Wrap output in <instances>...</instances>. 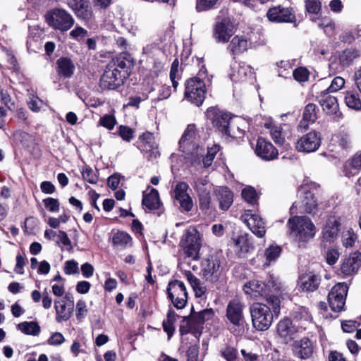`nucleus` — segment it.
Wrapping results in <instances>:
<instances>
[{"label":"nucleus","instance_id":"obj_1","mask_svg":"<svg viewBox=\"0 0 361 361\" xmlns=\"http://www.w3.org/2000/svg\"><path fill=\"white\" fill-rule=\"evenodd\" d=\"M267 302L272 307V312L267 305L256 302L251 305L250 310L254 327L259 331L267 330L273 322L274 315L280 313V299L277 296H269Z\"/></svg>","mask_w":361,"mask_h":361},{"label":"nucleus","instance_id":"obj_2","mask_svg":"<svg viewBox=\"0 0 361 361\" xmlns=\"http://www.w3.org/2000/svg\"><path fill=\"white\" fill-rule=\"evenodd\" d=\"M289 235L295 242L306 243L315 235V226L307 216H295L289 219Z\"/></svg>","mask_w":361,"mask_h":361},{"label":"nucleus","instance_id":"obj_3","mask_svg":"<svg viewBox=\"0 0 361 361\" xmlns=\"http://www.w3.org/2000/svg\"><path fill=\"white\" fill-rule=\"evenodd\" d=\"M197 134L195 126L188 125L181 136L178 145L181 156L200 158L204 156V148L196 143Z\"/></svg>","mask_w":361,"mask_h":361},{"label":"nucleus","instance_id":"obj_4","mask_svg":"<svg viewBox=\"0 0 361 361\" xmlns=\"http://www.w3.org/2000/svg\"><path fill=\"white\" fill-rule=\"evenodd\" d=\"M201 245V236L197 230L193 227L186 229L180 242L185 256L193 260L198 259Z\"/></svg>","mask_w":361,"mask_h":361},{"label":"nucleus","instance_id":"obj_5","mask_svg":"<svg viewBox=\"0 0 361 361\" xmlns=\"http://www.w3.org/2000/svg\"><path fill=\"white\" fill-rule=\"evenodd\" d=\"M206 92V85L202 78L194 77L185 82V98L196 106L202 104Z\"/></svg>","mask_w":361,"mask_h":361},{"label":"nucleus","instance_id":"obj_6","mask_svg":"<svg viewBox=\"0 0 361 361\" xmlns=\"http://www.w3.org/2000/svg\"><path fill=\"white\" fill-rule=\"evenodd\" d=\"M243 305L238 298L231 300L226 307V317L228 329L233 331L243 327L244 323Z\"/></svg>","mask_w":361,"mask_h":361},{"label":"nucleus","instance_id":"obj_7","mask_svg":"<svg viewBox=\"0 0 361 361\" xmlns=\"http://www.w3.org/2000/svg\"><path fill=\"white\" fill-rule=\"evenodd\" d=\"M45 18L49 26L61 31L68 30L74 23L73 17L63 9H53L47 13Z\"/></svg>","mask_w":361,"mask_h":361},{"label":"nucleus","instance_id":"obj_8","mask_svg":"<svg viewBox=\"0 0 361 361\" xmlns=\"http://www.w3.org/2000/svg\"><path fill=\"white\" fill-rule=\"evenodd\" d=\"M348 289L344 283H339L331 288L328 295V302L332 311L339 312L344 310Z\"/></svg>","mask_w":361,"mask_h":361},{"label":"nucleus","instance_id":"obj_9","mask_svg":"<svg viewBox=\"0 0 361 361\" xmlns=\"http://www.w3.org/2000/svg\"><path fill=\"white\" fill-rule=\"evenodd\" d=\"M221 266L217 257L212 256L204 259L201 263V274L206 281L215 283L221 275Z\"/></svg>","mask_w":361,"mask_h":361},{"label":"nucleus","instance_id":"obj_10","mask_svg":"<svg viewBox=\"0 0 361 361\" xmlns=\"http://www.w3.org/2000/svg\"><path fill=\"white\" fill-rule=\"evenodd\" d=\"M56 321L58 323L68 321L74 310V300L71 294L67 293L63 298L54 300Z\"/></svg>","mask_w":361,"mask_h":361},{"label":"nucleus","instance_id":"obj_11","mask_svg":"<svg viewBox=\"0 0 361 361\" xmlns=\"http://www.w3.org/2000/svg\"><path fill=\"white\" fill-rule=\"evenodd\" d=\"M168 296L177 309L183 308L187 302L188 293L185 284L178 280L169 283L167 288Z\"/></svg>","mask_w":361,"mask_h":361},{"label":"nucleus","instance_id":"obj_12","mask_svg":"<svg viewBox=\"0 0 361 361\" xmlns=\"http://www.w3.org/2000/svg\"><path fill=\"white\" fill-rule=\"evenodd\" d=\"M300 190H302L303 192L302 200L301 202H295L293 204L290 209L292 214L298 213L310 214L313 212L317 207V202L314 195L309 190H305V188L304 187H302Z\"/></svg>","mask_w":361,"mask_h":361},{"label":"nucleus","instance_id":"obj_13","mask_svg":"<svg viewBox=\"0 0 361 361\" xmlns=\"http://www.w3.org/2000/svg\"><path fill=\"white\" fill-rule=\"evenodd\" d=\"M234 25L229 18L217 21L213 28V37L218 43H226L234 34Z\"/></svg>","mask_w":361,"mask_h":361},{"label":"nucleus","instance_id":"obj_14","mask_svg":"<svg viewBox=\"0 0 361 361\" xmlns=\"http://www.w3.org/2000/svg\"><path fill=\"white\" fill-rule=\"evenodd\" d=\"M241 219L250 229V231L259 238H262L266 233L264 222L255 212L247 210L241 216Z\"/></svg>","mask_w":361,"mask_h":361},{"label":"nucleus","instance_id":"obj_15","mask_svg":"<svg viewBox=\"0 0 361 361\" xmlns=\"http://www.w3.org/2000/svg\"><path fill=\"white\" fill-rule=\"evenodd\" d=\"M267 16L270 21L275 23H293L296 20L293 9L281 6L270 8Z\"/></svg>","mask_w":361,"mask_h":361},{"label":"nucleus","instance_id":"obj_16","mask_svg":"<svg viewBox=\"0 0 361 361\" xmlns=\"http://www.w3.org/2000/svg\"><path fill=\"white\" fill-rule=\"evenodd\" d=\"M207 116L222 134L226 131L231 123V115L216 108H209L207 111Z\"/></svg>","mask_w":361,"mask_h":361},{"label":"nucleus","instance_id":"obj_17","mask_svg":"<svg viewBox=\"0 0 361 361\" xmlns=\"http://www.w3.org/2000/svg\"><path fill=\"white\" fill-rule=\"evenodd\" d=\"M361 267V252L356 250L345 258L341 264V273L345 276L355 275Z\"/></svg>","mask_w":361,"mask_h":361},{"label":"nucleus","instance_id":"obj_18","mask_svg":"<svg viewBox=\"0 0 361 361\" xmlns=\"http://www.w3.org/2000/svg\"><path fill=\"white\" fill-rule=\"evenodd\" d=\"M319 134L310 132L303 135L296 142L295 147L299 152H312L316 151L320 145Z\"/></svg>","mask_w":361,"mask_h":361},{"label":"nucleus","instance_id":"obj_19","mask_svg":"<svg viewBox=\"0 0 361 361\" xmlns=\"http://www.w3.org/2000/svg\"><path fill=\"white\" fill-rule=\"evenodd\" d=\"M314 350V345L313 342L307 337L297 340L293 344V353L294 355L302 360L311 357Z\"/></svg>","mask_w":361,"mask_h":361},{"label":"nucleus","instance_id":"obj_20","mask_svg":"<svg viewBox=\"0 0 361 361\" xmlns=\"http://www.w3.org/2000/svg\"><path fill=\"white\" fill-rule=\"evenodd\" d=\"M140 139L141 140L140 149L144 152V156L148 158H157L160 156L157 144L152 133L145 132L140 137Z\"/></svg>","mask_w":361,"mask_h":361},{"label":"nucleus","instance_id":"obj_21","mask_svg":"<svg viewBox=\"0 0 361 361\" xmlns=\"http://www.w3.org/2000/svg\"><path fill=\"white\" fill-rule=\"evenodd\" d=\"M188 185L184 182L178 183L174 189L176 200L179 202L180 207L185 212H190L193 207L191 197L187 192Z\"/></svg>","mask_w":361,"mask_h":361},{"label":"nucleus","instance_id":"obj_22","mask_svg":"<svg viewBox=\"0 0 361 361\" xmlns=\"http://www.w3.org/2000/svg\"><path fill=\"white\" fill-rule=\"evenodd\" d=\"M262 126L269 130L270 137L276 145H283L286 143V133L281 125L276 124L271 118H267Z\"/></svg>","mask_w":361,"mask_h":361},{"label":"nucleus","instance_id":"obj_23","mask_svg":"<svg viewBox=\"0 0 361 361\" xmlns=\"http://www.w3.org/2000/svg\"><path fill=\"white\" fill-rule=\"evenodd\" d=\"M340 225L339 217L336 216H329L322 231L323 239L329 243L334 241L338 237Z\"/></svg>","mask_w":361,"mask_h":361},{"label":"nucleus","instance_id":"obj_24","mask_svg":"<svg viewBox=\"0 0 361 361\" xmlns=\"http://www.w3.org/2000/svg\"><path fill=\"white\" fill-rule=\"evenodd\" d=\"M255 153L261 158H276L278 149L268 140L259 137L257 140Z\"/></svg>","mask_w":361,"mask_h":361},{"label":"nucleus","instance_id":"obj_25","mask_svg":"<svg viewBox=\"0 0 361 361\" xmlns=\"http://www.w3.org/2000/svg\"><path fill=\"white\" fill-rule=\"evenodd\" d=\"M243 290L246 295L257 299L260 296L267 297L266 286L257 280L250 281L243 286Z\"/></svg>","mask_w":361,"mask_h":361},{"label":"nucleus","instance_id":"obj_26","mask_svg":"<svg viewBox=\"0 0 361 361\" xmlns=\"http://www.w3.org/2000/svg\"><path fill=\"white\" fill-rule=\"evenodd\" d=\"M320 281L319 276L310 273L300 277L298 286L303 291L313 292L318 288Z\"/></svg>","mask_w":361,"mask_h":361},{"label":"nucleus","instance_id":"obj_27","mask_svg":"<svg viewBox=\"0 0 361 361\" xmlns=\"http://www.w3.org/2000/svg\"><path fill=\"white\" fill-rule=\"evenodd\" d=\"M251 74V68L245 63H238L235 62L231 66L230 78L233 82H245Z\"/></svg>","mask_w":361,"mask_h":361},{"label":"nucleus","instance_id":"obj_28","mask_svg":"<svg viewBox=\"0 0 361 361\" xmlns=\"http://www.w3.org/2000/svg\"><path fill=\"white\" fill-rule=\"evenodd\" d=\"M215 194L219 202V207L223 211L228 210L233 202V195L227 187H219L216 189Z\"/></svg>","mask_w":361,"mask_h":361},{"label":"nucleus","instance_id":"obj_29","mask_svg":"<svg viewBox=\"0 0 361 361\" xmlns=\"http://www.w3.org/2000/svg\"><path fill=\"white\" fill-rule=\"evenodd\" d=\"M293 322L298 324V329L305 330L306 324H310L312 317L307 308L305 307H298L293 312Z\"/></svg>","mask_w":361,"mask_h":361},{"label":"nucleus","instance_id":"obj_30","mask_svg":"<svg viewBox=\"0 0 361 361\" xmlns=\"http://www.w3.org/2000/svg\"><path fill=\"white\" fill-rule=\"evenodd\" d=\"M298 331L299 329H295L291 320L287 317L281 319L277 326L278 334L281 337L287 341L292 340L294 337L295 333Z\"/></svg>","mask_w":361,"mask_h":361},{"label":"nucleus","instance_id":"obj_31","mask_svg":"<svg viewBox=\"0 0 361 361\" xmlns=\"http://www.w3.org/2000/svg\"><path fill=\"white\" fill-rule=\"evenodd\" d=\"M75 71L73 62L66 57H61L56 61V72L59 76L71 78Z\"/></svg>","mask_w":361,"mask_h":361},{"label":"nucleus","instance_id":"obj_32","mask_svg":"<svg viewBox=\"0 0 361 361\" xmlns=\"http://www.w3.org/2000/svg\"><path fill=\"white\" fill-rule=\"evenodd\" d=\"M249 43L244 36H235L230 44L228 49L233 55H237L245 51L248 49Z\"/></svg>","mask_w":361,"mask_h":361},{"label":"nucleus","instance_id":"obj_33","mask_svg":"<svg viewBox=\"0 0 361 361\" xmlns=\"http://www.w3.org/2000/svg\"><path fill=\"white\" fill-rule=\"evenodd\" d=\"M319 104L323 110L328 114H334L338 110V103L336 97L324 92L319 99Z\"/></svg>","mask_w":361,"mask_h":361},{"label":"nucleus","instance_id":"obj_34","mask_svg":"<svg viewBox=\"0 0 361 361\" xmlns=\"http://www.w3.org/2000/svg\"><path fill=\"white\" fill-rule=\"evenodd\" d=\"M143 206L149 210L157 209L160 204V199L158 191L152 188L149 193H143L142 198Z\"/></svg>","mask_w":361,"mask_h":361},{"label":"nucleus","instance_id":"obj_35","mask_svg":"<svg viewBox=\"0 0 361 361\" xmlns=\"http://www.w3.org/2000/svg\"><path fill=\"white\" fill-rule=\"evenodd\" d=\"M345 105L353 110L361 109V99L359 93L355 90H349L343 92Z\"/></svg>","mask_w":361,"mask_h":361},{"label":"nucleus","instance_id":"obj_36","mask_svg":"<svg viewBox=\"0 0 361 361\" xmlns=\"http://www.w3.org/2000/svg\"><path fill=\"white\" fill-rule=\"evenodd\" d=\"M235 250L239 254L247 253L252 249V243L250 242L248 234H242L233 238Z\"/></svg>","mask_w":361,"mask_h":361},{"label":"nucleus","instance_id":"obj_37","mask_svg":"<svg viewBox=\"0 0 361 361\" xmlns=\"http://www.w3.org/2000/svg\"><path fill=\"white\" fill-rule=\"evenodd\" d=\"M281 252V248L278 245H271L264 250V257L265 261L263 267H267L271 265L279 257Z\"/></svg>","mask_w":361,"mask_h":361},{"label":"nucleus","instance_id":"obj_38","mask_svg":"<svg viewBox=\"0 0 361 361\" xmlns=\"http://www.w3.org/2000/svg\"><path fill=\"white\" fill-rule=\"evenodd\" d=\"M112 243L114 246L120 247H126L131 246L132 238L124 231H117L112 237Z\"/></svg>","mask_w":361,"mask_h":361},{"label":"nucleus","instance_id":"obj_39","mask_svg":"<svg viewBox=\"0 0 361 361\" xmlns=\"http://www.w3.org/2000/svg\"><path fill=\"white\" fill-rule=\"evenodd\" d=\"M361 170V159H347L343 165V173L348 177L354 176Z\"/></svg>","mask_w":361,"mask_h":361},{"label":"nucleus","instance_id":"obj_40","mask_svg":"<svg viewBox=\"0 0 361 361\" xmlns=\"http://www.w3.org/2000/svg\"><path fill=\"white\" fill-rule=\"evenodd\" d=\"M17 328L27 335L37 336L40 332V326L36 322H23L18 324Z\"/></svg>","mask_w":361,"mask_h":361},{"label":"nucleus","instance_id":"obj_41","mask_svg":"<svg viewBox=\"0 0 361 361\" xmlns=\"http://www.w3.org/2000/svg\"><path fill=\"white\" fill-rule=\"evenodd\" d=\"M109 63L114 66L115 69H117L125 78L128 75L130 61L125 58H116L109 62Z\"/></svg>","mask_w":361,"mask_h":361},{"label":"nucleus","instance_id":"obj_42","mask_svg":"<svg viewBox=\"0 0 361 361\" xmlns=\"http://www.w3.org/2000/svg\"><path fill=\"white\" fill-rule=\"evenodd\" d=\"M75 15L86 22H91L94 18L92 8L89 5L88 0L75 11Z\"/></svg>","mask_w":361,"mask_h":361},{"label":"nucleus","instance_id":"obj_43","mask_svg":"<svg viewBox=\"0 0 361 361\" xmlns=\"http://www.w3.org/2000/svg\"><path fill=\"white\" fill-rule=\"evenodd\" d=\"M194 188L198 195L210 193L212 184L209 183L207 177L197 178L194 182Z\"/></svg>","mask_w":361,"mask_h":361},{"label":"nucleus","instance_id":"obj_44","mask_svg":"<svg viewBox=\"0 0 361 361\" xmlns=\"http://www.w3.org/2000/svg\"><path fill=\"white\" fill-rule=\"evenodd\" d=\"M360 56V53L356 49H346L340 56L341 63L343 66H349L353 61Z\"/></svg>","mask_w":361,"mask_h":361},{"label":"nucleus","instance_id":"obj_45","mask_svg":"<svg viewBox=\"0 0 361 361\" xmlns=\"http://www.w3.org/2000/svg\"><path fill=\"white\" fill-rule=\"evenodd\" d=\"M122 80L118 79H114L104 74L102 75L100 79V86L103 89L114 90L123 84Z\"/></svg>","mask_w":361,"mask_h":361},{"label":"nucleus","instance_id":"obj_46","mask_svg":"<svg viewBox=\"0 0 361 361\" xmlns=\"http://www.w3.org/2000/svg\"><path fill=\"white\" fill-rule=\"evenodd\" d=\"M243 198L251 204L257 202L258 197L255 189L251 186L245 187L241 192Z\"/></svg>","mask_w":361,"mask_h":361},{"label":"nucleus","instance_id":"obj_47","mask_svg":"<svg viewBox=\"0 0 361 361\" xmlns=\"http://www.w3.org/2000/svg\"><path fill=\"white\" fill-rule=\"evenodd\" d=\"M245 131L240 128L238 125H235L231 121V125L227 128L223 135H227L234 139L241 138L244 136Z\"/></svg>","mask_w":361,"mask_h":361},{"label":"nucleus","instance_id":"obj_48","mask_svg":"<svg viewBox=\"0 0 361 361\" xmlns=\"http://www.w3.org/2000/svg\"><path fill=\"white\" fill-rule=\"evenodd\" d=\"M318 26L323 29L326 35L328 36L334 35L335 23L331 18L326 17L322 18L318 23Z\"/></svg>","mask_w":361,"mask_h":361},{"label":"nucleus","instance_id":"obj_49","mask_svg":"<svg viewBox=\"0 0 361 361\" xmlns=\"http://www.w3.org/2000/svg\"><path fill=\"white\" fill-rule=\"evenodd\" d=\"M178 66L179 62L178 59H175L171 64L170 71V80L172 82V85L174 90H176V87H178V80L180 78V76L178 73Z\"/></svg>","mask_w":361,"mask_h":361},{"label":"nucleus","instance_id":"obj_50","mask_svg":"<svg viewBox=\"0 0 361 361\" xmlns=\"http://www.w3.org/2000/svg\"><path fill=\"white\" fill-rule=\"evenodd\" d=\"M357 238L356 234H355L352 230H348L342 235V244L345 248H350L354 245Z\"/></svg>","mask_w":361,"mask_h":361},{"label":"nucleus","instance_id":"obj_51","mask_svg":"<svg viewBox=\"0 0 361 361\" xmlns=\"http://www.w3.org/2000/svg\"><path fill=\"white\" fill-rule=\"evenodd\" d=\"M264 284L266 286L267 298H269V296H272L271 295H269V293H277L280 291L281 288L280 281L274 277H270Z\"/></svg>","mask_w":361,"mask_h":361},{"label":"nucleus","instance_id":"obj_52","mask_svg":"<svg viewBox=\"0 0 361 361\" xmlns=\"http://www.w3.org/2000/svg\"><path fill=\"white\" fill-rule=\"evenodd\" d=\"M82 176L85 181L91 184H96L98 181V176L89 166L86 165L83 167Z\"/></svg>","mask_w":361,"mask_h":361},{"label":"nucleus","instance_id":"obj_53","mask_svg":"<svg viewBox=\"0 0 361 361\" xmlns=\"http://www.w3.org/2000/svg\"><path fill=\"white\" fill-rule=\"evenodd\" d=\"M221 353L226 361H237L238 352L235 348L228 345L224 348Z\"/></svg>","mask_w":361,"mask_h":361},{"label":"nucleus","instance_id":"obj_54","mask_svg":"<svg viewBox=\"0 0 361 361\" xmlns=\"http://www.w3.org/2000/svg\"><path fill=\"white\" fill-rule=\"evenodd\" d=\"M302 118L314 123L317 120L316 105L312 103L308 104L303 111Z\"/></svg>","mask_w":361,"mask_h":361},{"label":"nucleus","instance_id":"obj_55","mask_svg":"<svg viewBox=\"0 0 361 361\" xmlns=\"http://www.w3.org/2000/svg\"><path fill=\"white\" fill-rule=\"evenodd\" d=\"M213 314L212 310L206 309L192 315V318L197 324H203L205 320L209 319Z\"/></svg>","mask_w":361,"mask_h":361},{"label":"nucleus","instance_id":"obj_56","mask_svg":"<svg viewBox=\"0 0 361 361\" xmlns=\"http://www.w3.org/2000/svg\"><path fill=\"white\" fill-rule=\"evenodd\" d=\"M218 0H197L196 9L198 12L212 8Z\"/></svg>","mask_w":361,"mask_h":361},{"label":"nucleus","instance_id":"obj_57","mask_svg":"<svg viewBox=\"0 0 361 361\" xmlns=\"http://www.w3.org/2000/svg\"><path fill=\"white\" fill-rule=\"evenodd\" d=\"M59 239V243H61L63 245L62 247V250H66L68 252H71L73 250V246L71 245V240L69 239L68 235L66 234V232L64 231H59V233H58V235H57Z\"/></svg>","mask_w":361,"mask_h":361},{"label":"nucleus","instance_id":"obj_58","mask_svg":"<svg viewBox=\"0 0 361 361\" xmlns=\"http://www.w3.org/2000/svg\"><path fill=\"white\" fill-rule=\"evenodd\" d=\"M222 154L220 145L214 143L207 146V153L204 152V156L202 158H214L215 156L220 157Z\"/></svg>","mask_w":361,"mask_h":361},{"label":"nucleus","instance_id":"obj_59","mask_svg":"<svg viewBox=\"0 0 361 361\" xmlns=\"http://www.w3.org/2000/svg\"><path fill=\"white\" fill-rule=\"evenodd\" d=\"M305 8L309 13L317 14L322 8L321 2L319 0H306Z\"/></svg>","mask_w":361,"mask_h":361},{"label":"nucleus","instance_id":"obj_60","mask_svg":"<svg viewBox=\"0 0 361 361\" xmlns=\"http://www.w3.org/2000/svg\"><path fill=\"white\" fill-rule=\"evenodd\" d=\"M345 85V80L340 76L335 77L329 88L326 90L329 92H335L342 89Z\"/></svg>","mask_w":361,"mask_h":361},{"label":"nucleus","instance_id":"obj_61","mask_svg":"<svg viewBox=\"0 0 361 361\" xmlns=\"http://www.w3.org/2000/svg\"><path fill=\"white\" fill-rule=\"evenodd\" d=\"M293 75L294 79L298 82L307 81L309 78V72L307 69L303 67L296 68L293 71Z\"/></svg>","mask_w":361,"mask_h":361},{"label":"nucleus","instance_id":"obj_62","mask_svg":"<svg viewBox=\"0 0 361 361\" xmlns=\"http://www.w3.org/2000/svg\"><path fill=\"white\" fill-rule=\"evenodd\" d=\"M116 123V118L112 115H104L99 120V125L106 128L109 130H112Z\"/></svg>","mask_w":361,"mask_h":361},{"label":"nucleus","instance_id":"obj_63","mask_svg":"<svg viewBox=\"0 0 361 361\" xmlns=\"http://www.w3.org/2000/svg\"><path fill=\"white\" fill-rule=\"evenodd\" d=\"M103 74H104L110 78H112L114 79L121 80H122V82H123L124 79H126L121 74V73L117 69H115L114 66H112L109 63L106 66V68Z\"/></svg>","mask_w":361,"mask_h":361},{"label":"nucleus","instance_id":"obj_64","mask_svg":"<svg viewBox=\"0 0 361 361\" xmlns=\"http://www.w3.org/2000/svg\"><path fill=\"white\" fill-rule=\"evenodd\" d=\"M118 135L125 141L129 142L133 137V130L125 126H120L118 128Z\"/></svg>","mask_w":361,"mask_h":361}]
</instances>
